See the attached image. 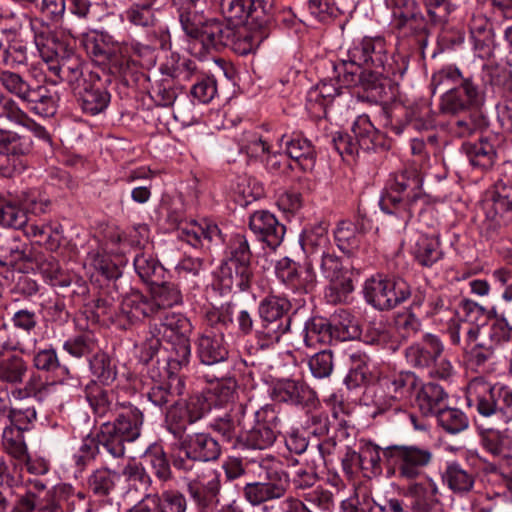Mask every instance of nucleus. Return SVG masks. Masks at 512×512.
<instances>
[{"label": "nucleus", "instance_id": "1", "mask_svg": "<svg viewBox=\"0 0 512 512\" xmlns=\"http://www.w3.org/2000/svg\"><path fill=\"white\" fill-rule=\"evenodd\" d=\"M422 175L415 167L391 174L386 193L380 200L381 210L395 219L398 229H405L419 203L424 200Z\"/></svg>", "mask_w": 512, "mask_h": 512}, {"label": "nucleus", "instance_id": "2", "mask_svg": "<svg viewBox=\"0 0 512 512\" xmlns=\"http://www.w3.org/2000/svg\"><path fill=\"white\" fill-rule=\"evenodd\" d=\"M87 53L98 61H109L120 75L126 77L135 74L140 67L136 57L142 58L151 54L149 45L138 41L119 40L107 31L95 32L85 40Z\"/></svg>", "mask_w": 512, "mask_h": 512}, {"label": "nucleus", "instance_id": "3", "mask_svg": "<svg viewBox=\"0 0 512 512\" xmlns=\"http://www.w3.org/2000/svg\"><path fill=\"white\" fill-rule=\"evenodd\" d=\"M143 413L130 403H122L115 409L113 422H104L99 430L103 450L112 459H122L125 443L134 442L141 435Z\"/></svg>", "mask_w": 512, "mask_h": 512}, {"label": "nucleus", "instance_id": "4", "mask_svg": "<svg viewBox=\"0 0 512 512\" xmlns=\"http://www.w3.org/2000/svg\"><path fill=\"white\" fill-rule=\"evenodd\" d=\"M202 45L205 49H218L230 47L240 55L253 52L268 37L265 30L251 31L246 26H235L226 22L210 18L204 26Z\"/></svg>", "mask_w": 512, "mask_h": 512}, {"label": "nucleus", "instance_id": "5", "mask_svg": "<svg viewBox=\"0 0 512 512\" xmlns=\"http://www.w3.org/2000/svg\"><path fill=\"white\" fill-rule=\"evenodd\" d=\"M291 303L287 298L269 295L259 302L260 322L254 330L257 346L262 349L273 348L283 335L290 330L291 317L288 312Z\"/></svg>", "mask_w": 512, "mask_h": 512}, {"label": "nucleus", "instance_id": "6", "mask_svg": "<svg viewBox=\"0 0 512 512\" xmlns=\"http://www.w3.org/2000/svg\"><path fill=\"white\" fill-rule=\"evenodd\" d=\"M466 399L468 406L483 417L498 416L505 423L512 421V390L505 385L474 378L467 385Z\"/></svg>", "mask_w": 512, "mask_h": 512}, {"label": "nucleus", "instance_id": "7", "mask_svg": "<svg viewBox=\"0 0 512 512\" xmlns=\"http://www.w3.org/2000/svg\"><path fill=\"white\" fill-rule=\"evenodd\" d=\"M265 470V481H250L242 488L243 498L253 507L283 498L290 488L289 474L273 456L253 460Z\"/></svg>", "mask_w": 512, "mask_h": 512}, {"label": "nucleus", "instance_id": "8", "mask_svg": "<svg viewBox=\"0 0 512 512\" xmlns=\"http://www.w3.org/2000/svg\"><path fill=\"white\" fill-rule=\"evenodd\" d=\"M388 477L400 481L419 480L433 460V453L417 445H391L383 449Z\"/></svg>", "mask_w": 512, "mask_h": 512}, {"label": "nucleus", "instance_id": "9", "mask_svg": "<svg viewBox=\"0 0 512 512\" xmlns=\"http://www.w3.org/2000/svg\"><path fill=\"white\" fill-rule=\"evenodd\" d=\"M251 251L247 238L234 235L229 242L228 255L220 267L219 281L224 289L247 291L253 279Z\"/></svg>", "mask_w": 512, "mask_h": 512}, {"label": "nucleus", "instance_id": "10", "mask_svg": "<svg viewBox=\"0 0 512 512\" xmlns=\"http://www.w3.org/2000/svg\"><path fill=\"white\" fill-rule=\"evenodd\" d=\"M0 83L32 113L50 117L57 112L59 96L46 86H32L20 74L11 71L0 72Z\"/></svg>", "mask_w": 512, "mask_h": 512}, {"label": "nucleus", "instance_id": "11", "mask_svg": "<svg viewBox=\"0 0 512 512\" xmlns=\"http://www.w3.org/2000/svg\"><path fill=\"white\" fill-rule=\"evenodd\" d=\"M221 455V446L209 433L199 432L181 437L179 454L173 465L184 472L200 470L203 462L214 461Z\"/></svg>", "mask_w": 512, "mask_h": 512}, {"label": "nucleus", "instance_id": "12", "mask_svg": "<svg viewBox=\"0 0 512 512\" xmlns=\"http://www.w3.org/2000/svg\"><path fill=\"white\" fill-rule=\"evenodd\" d=\"M363 291L366 301L380 311L391 310L411 296V287L407 281L382 274L368 278Z\"/></svg>", "mask_w": 512, "mask_h": 512}, {"label": "nucleus", "instance_id": "13", "mask_svg": "<svg viewBox=\"0 0 512 512\" xmlns=\"http://www.w3.org/2000/svg\"><path fill=\"white\" fill-rule=\"evenodd\" d=\"M379 383L382 393L376 395V405L382 411H397L416 395L421 378L412 371L403 370L382 376Z\"/></svg>", "mask_w": 512, "mask_h": 512}, {"label": "nucleus", "instance_id": "14", "mask_svg": "<svg viewBox=\"0 0 512 512\" xmlns=\"http://www.w3.org/2000/svg\"><path fill=\"white\" fill-rule=\"evenodd\" d=\"M484 102V92L475 81H466L464 85L445 91L441 96L440 110L444 114L457 115L462 112L478 110Z\"/></svg>", "mask_w": 512, "mask_h": 512}, {"label": "nucleus", "instance_id": "15", "mask_svg": "<svg viewBox=\"0 0 512 512\" xmlns=\"http://www.w3.org/2000/svg\"><path fill=\"white\" fill-rule=\"evenodd\" d=\"M485 228L496 233L512 223V188L497 185L484 202Z\"/></svg>", "mask_w": 512, "mask_h": 512}, {"label": "nucleus", "instance_id": "16", "mask_svg": "<svg viewBox=\"0 0 512 512\" xmlns=\"http://www.w3.org/2000/svg\"><path fill=\"white\" fill-rule=\"evenodd\" d=\"M311 264L319 266L322 275L330 282V289L337 294L336 299L342 301L354 289L350 272L344 268L334 250H327L323 255L313 258Z\"/></svg>", "mask_w": 512, "mask_h": 512}, {"label": "nucleus", "instance_id": "17", "mask_svg": "<svg viewBox=\"0 0 512 512\" xmlns=\"http://www.w3.org/2000/svg\"><path fill=\"white\" fill-rule=\"evenodd\" d=\"M195 477L187 482V492L199 508L218 504L221 491L220 475L216 470L202 467L194 470Z\"/></svg>", "mask_w": 512, "mask_h": 512}, {"label": "nucleus", "instance_id": "18", "mask_svg": "<svg viewBox=\"0 0 512 512\" xmlns=\"http://www.w3.org/2000/svg\"><path fill=\"white\" fill-rule=\"evenodd\" d=\"M391 9L394 24L397 28H408L418 39L421 46L427 43V30L424 18L415 0H385Z\"/></svg>", "mask_w": 512, "mask_h": 512}, {"label": "nucleus", "instance_id": "19", "mask_svg": "<svg viewBox=\"0 0 512 512\" xmlns=\"http://www.w3.org/2000/svg\"><path fill=\"white\" fill-rule=\"evenodd\" d=\"M348 56L367 69H379L388 60L387 45L382 37H364L353 44Z\"/></svg>", "mask_w": 512, "mask_h": 512}, {"label": "nucleus", "instance_id": "20", "mask_svg": "<svg viewBox=\"0 0 512 512\" xmlns=\"http://www.w3.org/2000/svg\"><path fill=\"white\" fill-rule=\"evenodd\" d=\"M371 229V220L359 211L353 221L343 220L338 223L334 237L342 251L352 253L361 247L365 234Z\"/></svg>", "mask_w": 512, "mask_h": 512}, {"label": "nucleus", "instance_id": "21", "mask_svg": "<svg viewBox=\"0 0 512 512\" xmlns=\"http://www.w3.org/2000/svg\"><path fill=\"white\" fill-rule=\"evenodd\" d=\"M249 228L259 241L273 250L280 246L286 233L285 226L267 210L255 211L250 216Z\"/></svg>", "mask_w": 512, "mask_h": 512}, {"label": "nucleus", "instance_id": "22", "mask_svg": "<svg viewBox=\"0 0 512 512\" xmlns=\"http://www.w3.org/2000/svg\"><path fill=\"white\" fill-rule=\"evenodd\" d=\"M444 352V345L434 334L423 335L421 341L412 343L404 352L406 362L416 369L430 368Z\"/></svg>", "mask_w": 512, "mask_h": 512}, {"label": "nucleus", "instance_id": "23", "mask_svg": "<svg viewBox=\"0 0 512 512\" xmlns=\"http://www.w3.org/2000/svg\"><path fill=\"white\" fill-rule=\"evenodd\" d=\"M49 72L55 76V79H51L53 84L66 82L74 94L87 84L93 75L89 73L88 77L84 76L82 62L73 54L61 56L59 61L49 64Z\"/></svg>", "mask_w": 512, "mask_h": 512}, {"label": "nucleus", "instance_id": "24", "mask_svg": "<svg viewBox=\"0 0 512 512\" xmlns=\"http://www.w3.org/2000/svg\"><path fill=\"white\" fill-rule=\"evenodd\" d=\"M154 315L155 312L149 296H145L139 291H133L124 296L118 306L116 323L120 327L127 329L129 326L142 321L144 318Z\"/></svg>", "mask_w": 512, "mask_h": 512}, {"label": "nucleus", "instance_id": "25", "mask_svg": "<svg viewBox=\"0 0 512 512\" xmlns=\"http://www.w3.org/2000/svg\"><path fill=\"white\" fill-rule=\"evenodd\" d=\"M275 400L295 406L314 407L317 396L309 386L301 381L283 379L277 381L272 389Z\"/></svg>", "mask_w": 512, "mask_h": 512}, {"label": "nucleus", "instance_id": "26", "mask_svg": "<svg viewBox=\"0 0 512 512\" xmlns=\"http://www.w3.org/2000/svg\"><path fill=\"white\" fill-rule=\"evenodd\" d=\"M479 436L487 453L507 466H512V432L508 428H480Z\"/></svg>", "mask_w": 512, "mask_h": 512}, {"label": "nucleus", "instance_id": "27", "mask_svg": "<svg viewBox=\"0 0 512 512\" xmlns=\"http://www.w3.org/2000/svg\"><path fill=\"white\" fill-rule=\"evenodd\" d=\"M74 95L77 96L83 112L90 115L103 112L110 103V94L97 75H91L90 81Z\"/></svg>", "mask_w": 512, "mask_h": 512}, {"label": "nucleus", "instance_id": "28", "mask_svg": "<svg viewBox=\"0 0 512 512\" xmlns=\"http://www.w3.org/2000/svg\"><path fill=\"white\" fill-rule=\"evenodd\" d=\"M280 147L285 148L287 155L297 162L302 170H312L316 162V151L311 141L300 134L282 135L278 139Z\"/></svg>", "mask_w": 512, "mask_h": 512}, {"label": "nucleus", "instance_id": "29", "mask_svg": "<svg viewBox=\"0 0 512 512\" xmlns=\"http://www.w3.org/2000/svg\"><path fill=\"white\" fill-rule=\"evenodd\" d=\"M197 354L201 363L208 366L225 361L228 349L224 343V336L205 330L198 339Z\"/></svg>", "mask_w": 512, "mask_h": 512}, {"label": "nucleus", "instance_id": "30", "mask_svg": "<svg viewBox=\"0 0 512 512\" xmlns=\"http://www.w3.org/2000/svg\"><path fill=\"white\" fill-rule=\"evenodd\" d=\"M416 404L425 416L436 415L448 401V394L444 389L435 383L421 384L415 395Z\"/></svg>", "mask_w": 512, "mask_h": 512}, {"label": "nucleus", "instance_id": "31", "mask_svg": "<svg viewBox=\"0 0 512 512\" xmlns=\"http://www.w3.org/2000/svg\"><path fill=\"white\" fill-rule=\"evenodd\" d=\"M149 298L155 314L183 303V294L178 285L160 280L150 286Z\"/></svg>", "mask_w": 512, "mask_h": 512}, {"label": "nucleus", "instance_id": "32", "mask_svg": "<svg viewBox=\"0 0 512 512\" xmlns=\"http://www.w3.org/2000/svg\"><path fill=\"white\" fill-rule=\"evenodd\" d=\"M34 258L32 246L14 233L7 236L0 245V264L3 266H14L19 262H31Z\"/></svg>", "mask_w": 512, "mask_h": 512}, {"label": "nucleus", "instance_id": "33", "mask_svg": "<svg viewBox=\"0 0 512 512\" xmlns=\"http://www.w3.org/2000/svg\"><path fill=\"white\" fill-rule=\"evenodd\" d=\"M300 244L309 261L319 255H323L327 250H332L328 229L323 223H318L305 229L301 234Z\"/></svg>", "mask_w": 512, "mask_h": 512}, {"label": "nucleus", "instance_id": "34", "mask_svg": "<svg viewBox=\"0 0 512 512\" xmlns=\"http://www.w3.org/2000/svg\"><path fill=\"white\" fill-rule=\"evenodd\" d=\"M353 138L358 149L375 150L384 145V137L372 124L368 115H359L352 125Z\"/></svg>", "mask_w": 512, "mask_h": 512}, {"label": "nucleus", "instance_id": "35", "mask_svg": "<svg viewBox=\"0 0 512 512\" xmlns=\"http://www.w3.org/2000/svg\"><path fill=\"white\" fill-rule=\"evenodd\" d=\"M178 238L187 242L192 247H200L204 242L211 243L220 238V230L217 225L204 221L191 222L178 229Z\"/></svg>", "mask_w": 512, "mask_h": 512}, {"label": "nucleus", "instance_id": "36", "mask_svg": "<svg viewBox=\"0 0 512 512\" xmlns=\"http://www.w3.org/2000/svg\"><path fill=\"white\" fill-rule=\"evenodd\" d=\"M442 482L455 494L469 493L475 483V474L471 469L463 468L459 463H449L441 475Z\"/></svg>", "mask_w": 512, "mask_h": 512}, {"label": "nucleus", "instance_id": "37", "mask_svg": "<svg viewBox=\"0 0 512 512\" xmlns=\"http://www.w3.org/2000/svg\"><path fill=\"white\" fill-rule=\"evenodd\" d=\"M141 3L133 4L125 11V17L129 23L143 28H155L158 19L155 16L153 7L159 9L165 6L170 0H140Z\"/></svg>", "mask_w": 512, "mask_h": 512}, {"label": "nucleus", "instance_id": "38", "mask_svg": "<svg viewBox=\"0 0 512 512\" xmlns=\"http://www.w3.org/2000/svg\"><path fill=\"white\" fill-rule=\"evenodd\" d=\"M462 151L474 168L487 170L494 165L496 150L487 139H481L478 142H465L462 144Z\"/></svg>", "mask_w": 512, "mask_h": 512}, {"label": "nucleus", "instance_id": "39", "mask_svg": "<svg viewBox=\"0 0 512 512\" xmlns=\"http://www.w3.org/2000/svg\"><path fill=\"white\" fill-rule=\"evenodd\" d=\"M303 341L306 347L316 348L319 344H328L334 338L331 322L323 317H312L305 322Z\"/></svg>", "mask_w": 512, "mask_h": 512}, {"label": "nucleus", "instance_id": "40", "mask_svg": "<svg viewBox=\"0 0 512 512\" xmlns=\"http://www.w3.org/2000/svg\"><path fill=\"white\" fill-rule=\"evenodd\" d=\"M3 450L19 464L28 465L30 455L24 438V431L21 428L7 426L2 432Z\"/></svg>", "mask_w": 512, "mask_h": 512}, {"label": "nucleus", "instance_id": "41", "mask_svg": "<svg viewBox=\"0 0 512 512\" xmlns=\"http://www.w3.org/2000/svg\"><path fill=\"white\" fill-rule=\"evenodd\" d=\"M246 407L239 405L235 409L216 417L211 423L210 428L220 434L223 440L235 444L240 437V418L239 414H244Z\"/></svg>", "mask_w": 512, "mask_h": 512}, {"label": "nucleus", "instance_id": "42", "mask_svg": "<svg viewBox=\"0 0 512 512\" xmlns=\"http://www.w3.org/2000/svg\"><path fill=\"white\" fill-rule=\"evenodd\" d=\"M340 94L339 87L332 81H322L316 87L309 90L307 95V107L314 111L317 116L325 114L326 107L333 98Z\"/></svg>", "mask_w": 512, "mask_h": 512}, {"label": "nucleus", "instance_id": "43", "mask_svg": "<svg viewBox=\"0 0 512 512\" xmlns=\"http://www.w3.org/2000/svg\"><path fill=\"white\" fill-rule=\"evenodd\" d=\"M34 42L49 70V64L60 60L59 56L64 52V44L47 27L35 32Z\"/></svg>", "mask_w": 512, "mask_h": 512}, {"label": "nucleus", "instance_id": "44", "mask_svg": "<svg viewBox=\"0 0 512 512\" xmlns=\"http://www.w3.org/2000/svg\"><path fill=\"white\" fill-rule=\"evenodd\" d=\"M416 261L424 267H431L442 258V251L437 237L420 235L413 247Z\"/></svg>", "mask_w": 512, "mask_h": 512}, {"label": "nucleus", "instance_id": "45", "mask_svg": "<svg viewBox=\"0 0 512 512\" xmlns=\"http://www.w3.org/2000/svg\"><path fill=\"white\" fill-rule=\"evenodd\" d=\"M31 149L32 141L29 137L0 129V153L26 160L25 156L30 153Z\"/></svg>", "mask_w": 512, "mask_h": 512}, {"label": "nucleus", "instance_id": "46", "mask_svg": "<svg viewBox=\"0 0 512 512\" xmlns=\"http://www.w3.org/2000/svg\"><path fill=\"white\" fill-rule=\"evenodd\" d=\"M390 86V80H387L379 69H367L362 77L360 86L366 97L372 101L384 100L387 95V88Z\"/></svg>", "mask_w": 512, "mask_h": 512}, {"label": "nucleus", "instance_id": "47", "mask_svg": "<svg viewBox=\"0 0 512 512\" xmlns=\"http://www.w3.org/2000/svg\"><path fill=\"white\" fill-rule=\"evenodd\" d=\"M155 512H187L188 500L178 490H164L152 493Z\"/></svg>", "mask_w": 512, "mask_h": 512}, {"label": "nucleus", "instance_id": "48", "mask_svg": "<svg viewBox=\"0 0 512 512\" xmlns=\"http://www.w3.org/2000/svg\"><path fill=\"white\" fill-rule=\"evenodd\" d=\"M381 453L383 454V449L370 441L361 444L359 454L364 476L372 478L382 474Z\"/></svg>", "mask_w": 512, "mask_h": 512}, {"label": "nucleus", "instance_id": "49", "mask_svg": "<svg viewBox=\"0 0 512 512\" xmlns=\"http://www.w3.org/2000/svg\"><path fill=\"white\" fill-rule=\"evenodd\" d=\"M192 331L189 319L181 313H169L161 322V333L168 341L188 338Z\"/></svg>", "mask_w": 512, "mask_h": 512}, {"label": "nucleus", "instance_id": "50", "mask_svg": "<svg viewBox=\"0 0 512 512\" xmlns=\"http://www.w3.org/2000/svg\"><path fill=\"white\" fill-rule=\"evenodd\" d=\"M240 152L245 153L251 160L264 161L271 150V145L256 132L249 131L242 134L239 139Z\"/></svg>", "mask_w": 512, "mask_h": 512}, {"label": "nucleus", "instance_id": "51", "mask_svg": "<svg viewBox=\"0 0 512 512\" xmlns=\"http://www.w3.org/2000/svg\"><path fill=\"white\" fill-rule=\"evenodd\" d=\"M472 80H474L473 77L462 75L458 68L446 66L433 74L431 86L434 93L436 90L450 91L452 88H457L464 85V82Z\"/></svg>", "mask_w": 512, "mask_h": 512}, {"label": "nucleus", "instance_id": "52", "mask_svg": "<svg viewBox=\"0 0 512 512\" xmlns=\"http://www.w3.org/2000/svg\"><path fill=\"white\" fill-rule=\"evenodd\" d=\"M423 481L419 480H411L406 481L408 483L405 495L415 498L417 502L415 503V507L421 505L422 500H430L438 502V495H440V490L436 481L429 477L424 476Z\"/></svg>", "mask_w": 512, "mask_h": 512}, {"label": "nucleus", "instance_id": "53", "mask_svg": "<svg viewBox=\"0 0 512 512\" xmlns=\"http://www.w3.org/2000/svg\"><path fill=\"white\" fill-rule=\"evenodd\" d=\"M134 268L142 281L150 286L158 282L164 272L163 266L151 254L147 253H140L135 256Z\"/></svg>", "mask_w": 512, "mask_h": 512}, {"label": "nucleus", "instance_id": "54", "mask_svg": "<svg viewBox=\"0 0 512 512\" xmlns=\"http://www.w3.org/2000/svg\"><path fill=\"white\" fill-rule=\"evenodd\" d=\"M63 349L71 356L81 358L96 352L99 346L94 333L86 331L66 340Z\"/></svg>", "mask_w": 512, "mask_h": 512}, {"label": "nucleus", "instance_id": "55", "mask_svg": "<svg viewBox=\"0 0 512 512\" xmlns=\"http://www.w3.org/2000/svg\"><path fill=\"white\" fill-rule=\"evenodd\" d=\"M145 461L150 465L153 474L161 482H167L172 478L170 463L161 446H150L145 454Z\"/></svg>", "mask_w": 512, "mask_h": 512}, {"label": "nucleus", "instance_id": "56", "mask_svg": "<svg viewBox=\"0 0 512 512\" xmlns=\"http://www.w3.org/2000/svg\"><path fill=\"white\" fill-rule=\"evenodd\" d=\"M27 364L18 355H11L0 360V382L19 384L23 381L27 372Z\"/></svg>", "mask_w": 512, "mask_h": 512}, {"label": "nucleus", "instance_id": "57", "mask_svg": "<svg viewBox=\"0 0 512 512\" xmlns=\"http://www.w3.org/2000/svg\"><path fill=\"white\" fill-rule=\"evenodd\" d=\"M438 424L448 433L457 434L468 428L469 420L467 416L457 408L444 406L435 415Z\"/></svg>", "mask_w": 512, "mask_h": 512}, {"label": "nucleus", "instance_id": "58", "mask_svg": "<svg viewBox=\"0 0 512 512\" xmlns=\"http://www.w3.org/2000/svg\"><path fill=\"white\" fill-rule=\"evenodd\" d=\"M361 66L350 58L348 61L343 60L333 65L337 83L347 88L360 86L365 72L361 69Z\"/></svg>", "mask_w": 512, "mask_h": 512}, {"label": "nucleus", "instance_id": "59", "mask_svg": "<svg viewBox=\"0 0 512 512\" xmlns=\"http://www.w3.org/2000/svg\"><path fill=\"white\" fill-rule=\"evenodd\" d=\"M332 330L334 338L340 341H346L356 338L359 335L358 324L352 315L345 311L339 310L332 317Z\"/></svg>", "mask_w": 512, "mask_h": 512}, {"label": "nucleus", "instance_id": "60", "mask_svg": "<svg viewBox=\"0 0 512 512\" xmlns=\"http://www.w3.org/2000/svg\"><path fill=\"white\" fill-rule=\"evenodd\" d=\"M486 125L485 117L479 110L468 112L464 117L456 119L451 124V132L459 138L473 135Z\"/></svg>", "mask_w": 512, "mask_h": 512}, {"label": "nucleus", "instance_id": "61", "mask_svg": "<svg viewBox=\"0 0 512 512\" xmlns=\"http://www.w3.org/2000/svg\"><path fill=\"white\" fill-rule=\"evenodd\" d=\"M117 472L108 468L95 470L88 478V488L97 496H107L115 488Z\"/></svg>", "mask_w": 512, "mask_h": 512}, {"label": "nucleus", "instance_id": "62", "mask_svg": "<svg viewBox=\"0 0 512 512\" xmlns=\"http://www.w3.org/2000/svg\"><path fill=\"white\" fill-rule=\"evenodd\" d=\"M237 383L232 378L217 381L208 390L207 398L212 404L226 405L232 403L235 399Z\"/></svg>", "mask_w": 512, "mask_h": 512}, {"label": "nucleus", "instance_id": "63", "mask_svg": "<svg viewBox=\"0 0 512 512\" xmlns=\"http://www.w3.org/2000/svg\"><path fill=\"white\" fill-rule=\"evenodd\" d=\"M311 374L318 379L329 377L334 369V355L330 349L321 350L309 358Z\"/></svg>", "mask_w": 512, "mask_h": 512}, {"label": "nucleus", "instance_id": "64", "mask_svg": "<svg viewBox=\"0 0 512 512\" xmlns=\"http://www.w3.org/2000/svg\"><path fill=\"white\" fill-rule=\"evenodd\" d=\"M90 369L94 376L103 384H109L116 378V368L110 357L102 352H96L90 360Z\"/></svg>", "mask_w": 512, "mask_h": 512}]
</instances>
